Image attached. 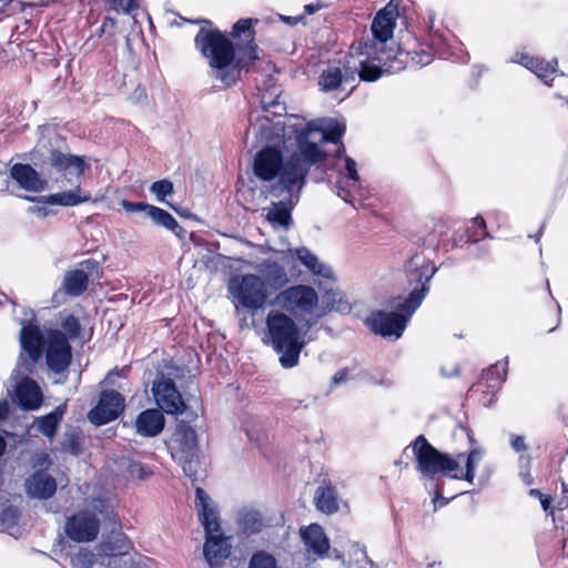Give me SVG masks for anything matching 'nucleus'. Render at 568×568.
Wrapping results in <instances>:
<instances>
[{
    "label": "nucleus",
    "mask_w": 568,
    "mask_h": 568,
    "mask_svg": "<svg viewBox=\"0 0 568 568\" xmlns=\"http://www.w3.org/2000/svg\"><path fill=\"white\" fill-rule=\"evenodd\" d=\"M26 490L32 498L48 499L55 493L57 481L52 476L40 470L27 479Z\"/></svg>",
    "instance_id": "nucleus-27"
},
{
    "label": "nucleus",
    "mask_w": 568,
    "mask_h": 568,
    "mask_svg": "<svg viewBox=\"0 0 568 568\" xmlns=\"http://www.w3.org/2000/svg\"><path fill=\"white\" fill-rule=\"evenodd\" d=\"M372 45L368 43H353L349 53L342 65H328L318 77V87L323 92H332L346 84H354L356 78L362 81H376L383 74V69L369 62ZM355 87L352 85L353 90Z\"/></svg>",
    "instance_id": "nucleus-4"
},
{
    "label": "nucleus",
    "mask_w": 568,
    "mask_h": 568,
    "mask_svg": "<svg viewBox=\"0 0 568 568\" xmlns=\"http://www.w3.org/2000/svg\"><path fill=\"white\" fill-rule=\"evenodd\" d=\"M507 371L508 359L506 358L504 363H496L491 365L489 368H487L483 373V377L486 381L503 383L506 379Z\"/></svg>",
    "instance_id": "nucleus-40"
},
{
    "label": "nucleus",
    "mask_w": 568,
    "mask_h": 568,
    "mask_svg": "<svg viewBox=\"0 0 568 568\" xmlns=\"http://www.w3.org/2000/svg\"><path fill=\"white\" fill-rule=\"evenodd\" d=\"M49 161L57 171L75 173L77 176H81L88 168L83 158L57 149L50 152Z\"/></svg>",
    "instance_id": "nucleus-30"
},
{
    "label": "nucleus",
    "mask_w": 568,
    "mask_h": 568,
    "mask_svg": "<svg viewBox=\"0 0 568 568\" xmlns=\"http://www.w3.org/2000/svg\"><path fill=\"white\" fill-rule=\"evenodd\" d=\"M473 224L474 226L478 227L480 230V234L475 232L474 234H470L468 236V241L469 242H477L479 241L481 237L484 236H487L488 234L486 233L485 229H486V223L484 221V219L481 216H476L474 220H473Z\"/></svg>",
    "instance_id": "nucleus-46"
},
{
    "label": "nucleus",
    "mask_w": 568,
    "mask_h": 568,
    "mask_svg": "<svg viewBox=\"0 0 568 568\" xmlns=\"http://www.w3.org/2000/svg\"><path fill=\"white\" fill-rule=\"evenodd\" d=\"M104 507H105V501L104 500H97L94 506H93V509L98 510L99 513H103Z\"/></svg>",
    "instance_id": "nucleus-58"
},
{
    "label": "nucleus",
    "mask_w": 568,
    "mask_h": 568,
    "mask_svg": "<svg viewBox=\"0 0 568 568\" xmlns=\"http://www.w3.org/2000/svg\"><path fill=\"white\" fill-rule=\"evenodd\" d=\"M320 296L316 290L310 285L296 284L280 291L271 302V305L288 316L302 322L316 316Z\"/></svg>",
    "instance_id": "nucleus-8"
},
{
    "label": "nucleus",
    "mask_w": 568,
    "mask_h": 568,
    "mask_svg": "<svg viewBox=\"0 0 568 568\" xmlns=\"http://www.w3.org/2000/svg\"><path fill=\"white\" fill-rule=\"evenodd\" d=\"M316 509L321 513L331 515L338 510L337 491L329 483H324L317 487L314 496Z\"/></svg>",
    "instance_id": "nucleus-32"
},
{
    "label": "nucleus",
    "mask_w": 568,
    "mask_h": 568,
    "mask_svg": "<svg viewBox=\"0 0 568 568\" xmlns=\"http://www.w3.org/2000/svg\"><path fill=\"white\" fill-rule=\"evenodd\" d=\"M10 176L19 187L28 192H42L48 186V181L30 164L16 163L10 168Z\"/></svg>",
    "instance_id": "nucleus-22"
},
{
    "label": "nucleus",
    "mask_w": 568,
    "mask_h": 568,
    "mask_svg": "<svg viewBox=\"0 0 568 568\" xmlns=\"http://www.w3.org/2000/svg\"><path fill=\"white\" fill-rule=\"evenodd\" d=\"M146 217L151 219L155 224L174 232L175 234H178V231L182 230L174 216L161 207L154 205L148 207Z\"/></svg>",
    "instance_id": "nucleus-35"
},
{
    "label": "nucleus",
    "mask_w": 568,
    "mask_h": 568,
    "mask_svg": "<svg viewBox=\"0 0 568 568\" xmlns=\"http://www.w3.org/2000/svg\"><path fill=\"white\" fill-rule=\"evenodd\" d=\"M100 530V519L94 510L82 509L67 518L64 532L75 542H89L94 540Z\"/></svg>",
    "instance_id": "nucleus-15"
},
{
    "label": "nucleus",
    "mask_w": 568,
    "mask_h": 568,
    "mask_svg": "<svg viewBox=\"0 0 568 568\" xmlns=\"http://www.w3.org/2000/svg\"><path fill=\"white\" fill-rule=\"evenodd\" d=\"M90 199L91 194L89 192H83L80 186L50 195L27 197V200L32 202L61 206H75L90 201Z\"/></svg>",
    "instance_id": "nucleus-25"
},
{
    "label": "nucleus",
    "mask_w": 568,
    "mask_h": 568,
    "mask_svg": "<svg viewBox=\"0 0 568 568\" xmlns=\"http://www.w3.org/2000/svg\"><path fill=\"white\" fill-rule=\"evenodd\" d=\"M240 525L250 535L260 532L264 526L262 515L256 510L245 511L240 518Z\"/></svg>",
    "instance_id": "nucleus-36"
},
{
    "label": "nucleus",
    "mask_w": 568,
    "mask_h": 568,
    "mask_svg": "<svg viewBox=\"0 0 568 568\" xmlns=\"http://www.w3.org/2000/svg\"><path fill=\"white\" fill-rule=\"evenodd\" d=\"M9 414V404L7 400H0V420L7 418Z\"/></svg>",
    "instance_id": "nucleus-55"
},
{
    "label": "nucleus",
    "mask_w": 568,
    "mask_h": 568,
    "mask_svg": "<svg viewBox=\"0 0 568 568\" xmlns=\"http://www.w3.org/2000/svg\"><path fill=\"white\" fill-rule=\"evenodd\" d=\"M152 393L158 406L166 414L179 415L184 412L182 395L172 379L161 375L153 382Z\"/></svg>",
    "instance_id": "nucleus-18"
},
{
    "label": "nucleus",
    "mask_w": 568,
    "mask_h": 568,
    "mask_svg": "<svg viewBox=\"0 0 568 568\" xmlns=\"http://www.w3.org/2000/svg\"><path fill=\"white\" fill-rule=\"evenodd\" d=\"M513 61L524 65L534 72L545 84H549L548 78L557 72V61L546 62L544 59L530 57L528 54H517Z\"/></svg>",
    "instance_id": "nucleus-31"
},
{
    "label": "nucleus",
    "mask_w": 568,
    "mask_h": 568,
    "mask_svg": "<svg viewBox=\"0 0 568 568\" xmlns=\"http://www.w3.org/2000/svg\"><path fill=\"white\" fill-rule=\"evenodd\" d=\"M402 313L376 311L371 314L366 320L367 326L375 334L383 337L399 338L405 331L407 323L413 314L400 310V304L397 306Z\"/></svg>",
    "instance_id": "nucleus-16"
},
{
    "label": "nucleus",
    "mask_w": 568,
    "mask_h": 568,
    "mask_svg": "<svg viewBox=\"0 0 568 568\" xmlns=\"http://www.w3.org/2000/svg\"><path fill=\"white\" fill-rule=\"evenodd\" d=\"M130 473H131V474H138V477H139L140 479H144V478L148 476V474H146V471L144 470L143 466H142L141 464H138V463L132 464V465L130 466Z\"/></svg>",
    "instance_id": "nucleus-51"
},
{
    "label": "nucleus",
    "mask_w": 568,
    "mask_h": 568,
    "mask_svg": "<svg viewBox=\"0 0 568 568\" xmlns=\"http://www.w3.org/2000/svg\"><path fill=\"white\" fill-rule=\"evenodd\" d=\"M437 267L423 254H414L406 263L407 285L410 293L403 303L400 310L414 314L429 291V282L436 274Z\"/></svg>",
    "instance_id": "nucleus-11"
},
{
    "label": "nucleus",
    "mask_w": 568,
    "mask_h": 568,
    "mask_svg": "<svg viewBox=\"0 0 568 568\" xmlns=\"http://www.w3.org/2000/svg\"><path fill=\"white\" fill-rule=\"evenodd\" d=\"M45 361L57 374L65 372L71 364L72 348L60 329H49L47 333Z\"/></svg>",
    "instance_id": "nucleus-17"
},
{
    "label": "nucleus",
    "mask_w": 568,
    "mask_h": 568,
    "mask_svg": "<svg viewBox=\"0 0 568 568\" xmlns=\"http://www.w3.org/2000/svg\"><path fill=\"white\" fill-rule=\"evenodd\" d=\"M195 508L206 535L203 548L204 557L209 565L213 567L229 557L230 548L221 535H215L221 530L217 511L212 505L210 496L200 487L195 490Z\"/></svg>",
    "instance_id": "nucleus-6"
},
{
    "label": "nucleus",
    "mask_w": 568,
    "mask_h": 568,
    "mask_svg": "<svg viewBox=\"0 0 568 568\" xmlns=\"http://www.w3.org/2000/svg\"><path fill=\"white\" fill-rule=\"evenodd\" d=\"M481 459V452L479 449H471L466 458V473L463 474L464 479L473 484L475 478L476 464Z\"/></svg>",
    "instance_id": "nucleus-42"
},
{
    "label": "nucleus",
    "mask_w": 568,
    "mask_h": 568,
    "mask_svg": "<svg viewBox=\"0 0 568 568\" xmlns=\"http://www.w3.org/2000/svg\"><path fill=\"white\" fill-rule=\"evenodd\" d=\"M170 206H171L173 210H175L179 214H181V215L185 214V211H182V212H181V211H179V210H178L174 205H172V204H171Z\"/></svg>",
    "instance_id": "nucleus-63"
},
{
    "label": "nucleus",
    "mask_w": 568,
    "mask_h": 568,
    "mask_svg": "<svg viewBox=\"0 0 568 568\" xmlns=\"http://www.w3.org/2000/svg\"><path fill=\"white\" fill-rule=\"evenodd\" d=\"M252 29V20L251 19H241L233 26L232 34L233 37H240L242 33H248L250 40L246 45L241 47L240 51L241 55L246 58L248 64L258 60V55L256 53L257 47L253 41V37L251 33Z\"/></svg>",
    "instance_id": "nucleus-33"
},
{
    "label": "nucleus",
    "mask_w": 568,
    "mask_h": 568,
    "mask_svg": "<svg viewBox=\"0 0 568 568\" xmlns=\"http://www.w3.org/2000/svg\"><path fill=\"white\" fill-rule=\"evenodd\" d=\"M257 270L267 290L282 291L290 282L284 266L275 261L265 260L258 264Z\"/></svg>",
    "instance_id": "nucleus-24"
},
{
    "label": "nucleus",
    "mask_w": 568,
    "mask_h": 568,
    "mask_svg": "<svg viewBox=\"0 0 568 568\" xmlns=\"http://www.w3.org/2000/svg\"><path fill=\"white\" fill-rule=\"evenodd\" d=\"M398 17V7L394 4L393 1L388 2L383 9H381L375 18L373 19L371 30L373 34L372 40H359L358 42L368 43L372 45V57L369 58V62L375 63L377 61L379 64L385 65L386 59L383 57L384 51L383 47L387 40L392 39L396 19Z\"/></svg>",
    "instance_id": "nucleus-13"
},
{
    "label": "nucleus",
    "mask_w": 568,
    "mask_h": 568,
    "mask_svg": "<svg viewBox=\"0 0 568 568\" xmlns=\"http://www.w3.org/2000/svg\"><path fill=\"white\" fill-rule=\"evenodd\" d=\"M171 455L176 460L186 477L193 483L199 480L203 474L201 468L197 435L189 424L181 422L170 443Z\"/></svg>",
    "instance_id": "nucleus-10"
},
{
    "label": "nucleus",
    "mask_w": 568,
    "mask_h": 568,
    "mask_svg": "<svg viewBox=\"0 0 568 568\" xmlns=\"http://www.w3.org/2000/svg\"><path fill=\"white\" fill-rule=\"evenodd\" d=\"M31 463L33 468H48L51 465L49 455L43 452L36 453L32 456Z\"/></svg>",
    "instance_id": "nucleus-47"
},
{
    "label": "nucleus",
    "mask_w": 568,
    "mask_h": 568,
    "mask_svg": "<svg viewBox=\"0 0 568 568\" xmlns=\"http://www.w3.org/2000/svg\"><path fill=\"white\" fill-rule=\"evenodd\" d=\"M305 11L308 14H312L315 11V8L313 7V4H307V6H305Z\"/></svg>",
    "instance_id": "nucleus-61"
},
{
    "label": "nucleus",
    "mask_w": 568,
    "mask_h": 568,
    "mask_svg": "<svg viewBox=\"0 0 568 568\" xmlns=\"http://www.w3.org/2000/svg\"><path fill=\"white\" fill-rule=\"evenodd\" d=\"M194 42L196 49L215 71V78L225 85H233L243 70L246 72L250 70L246 58L241 55V52L237 57L235 55L232 41L221 31L201 28Z\"/></svg>",
    "instance_id": "nucleus-3"
},
{
    "label": "nucleus",
    "mask_w": 568,
    "mask_h": 568,
    "mask_svg": "<svg viewBox=\"0 0 568 568\" xmlns=\"http://www.w3.org/2000/svg\"><path fill=\"white\" fill-rule=\"evenodd\" d=\"M542 229H544V225L539 229V231L537 232V234L535 235V240L536 241H539L541 234H542Z\"/></svg>",
    "instance_id": "nucleus-62"
},
{
    "label": "nucleus",
    "mask_w": 568,
    "mask_h": 568,
    "mask_svg": "<svg viewBox=\"0 0 568 568\" xmlns=\"http://www.w3.org/2000/svg\"><path fill=\"white\" fill-rule=\"evenodd\" d=\"M413 453L417 462V470L425 477L435 479L436 476H447L453 479H462L463 470L459 460L436 449L428 443L424 435H419L412 444Z\"/></svg>",
    "instance_id": "nucleus-7"
},
{
    "label": "nucleus",
    "mask_w": 568,
    "mask_h": 568,
    "mask_svg": "<svg viewBox=\"0 0 568 568\" xmlns=\"http://www.w3.org/2000/svg\"><path fill=\"white\" fill-rule=\"evenodd\" d=\"M4 450H6V440H4V438L0 435V457L4 454Z\"/></svg>",
    "instance_id": "nucleus-60"
},
{
    "label": "nucleus",
    "mask_w": 568,
    "mask_h": 568,
    "mask_svg": "<svg viewBox=\"0 0 568 568\" xmlns=\"http://www.w3.org/2000/svg\"><path fill=\"white\" fill-rule=\"evenodd\" d=\"M116 28V21L113 18L106 17L104 18L101 27L99 28L97 36L101 38L103 34H108L109 37L114 36Z\"/></svg>",
    "instance_id": "nucleus-45"
},
{
    "label": "nucleus",
    "mask_w": 568,
    "mask_h": 568,
    "mask_svg": "<svg viewBox=\"0 0 568 568\" xmlns=\"http://www.w3.org/2000/svg\"><path fill=\"white\" fill-rule=\"evenodd\" d=\"M280 97L276 95L274 98L267 97V94H263L261 98V106L263 109L264 114L273 115L275 118H285L286 116V108L283 102L280 101Z\"/></svg>",
    "instance_id": "nucleus-37"
},
{
    "label": "nucleus",
    "mask_w": 568,
    "mask_h": 568,
    "mask_svg": "<svg viewBox=\"0 0 568 568\" xmlns=\"http://www.w3.org/2000/svg\"><path fill=\"white\" fill-rule=\"evenodd\" d=\"M540 504L545 511H547L550 508L551 505V497L548 495H544L542 498L539 499Z\"/></svg>",
    "instance_id": "nucleus-56"
},
{
    "label": "nucleus",
    "mask_w": 568,
    "mask_h": 568,
    "mask_svg": "<svg viewBox=\"0 0 568 568\" xmlns=\"http://www.w3.org/2000/svg\"><path fill=\"white\" fill-rule=\"evenodd\" d=\"M519 459H520V462H525L527 467L529 466V464H530V458L529 457H523L521 456ZM520 476L523 477L525 484H527V485H531L532 484V477H531L528 468L525 471L521 470L520 471Z\"/></svg>",
    "instance_id": "nucleus-50"
},
{
    "label": "nucleus",
    "mask_w": 568,
    "mask_h": 568,
    "mask_svg": "<svg viewBox=\"0 0 568 568\" xmlns=\"http://www.w3.org/2000/svg\"><path fill=\"white\" fill-rule=\"evenodd\" d=\"M121 205L126 212H142L145 216L148 214V207L151 206V204L144 202H131L129 200H122Z\"/></svg>",
    "instance_id": "nucleus-44"
},
{
    "label": "nucleus",
    "mask_w": 568,
    "mask_h": 568,
    "mask_svg": "<svg viewBox=\"0 0 568 568\" xmlns=\"http://www.w3.org/2000/svg\"><path fill=\"white\" fill-rule=\"evenodd\" d=\"M30 210H31V212L36 213L40 217H45L50 214V210L47 209L45 206H36Z\"/></svg>",
    "instance_id": "nucleus-53"
},
{
    "label": "nucleus",
    "mask_w": 568,
    "mask_h": 568,
    "mask_svg": "<svg viewBox=\"0 0 568 568\" xmlns=\"http://www.w3.org/2000/svg\"><path fill=\"white\" fill-rule=\"evenodd\" d=\"M346 377H347L346 371H338L337 373L334 374V376L332 378V383L334 385H338L339 383L346 381Z\"/></svg>",
    "instance_id": "nucleus-52"
},
{
    "label": "nucleus",
    "mask_w": 568,
    "mask_h": 568,
    "mask_svg": "<svg viewBox=\"0 0 568 568\" xmlns=\"http://www.w3.org/2000/svg\"><path fill=\"white\" fill-rule=\"evenodd\" d=\"M64 407L58 406L53 412L37 419L38 430L48 438H53L64 415Z\"/></svg>",
    "instance_id": "nucleus-34"
},
{
    "label": "nucleus",
    "mask_w": 568,
    "mask_h": 568,
    "mask_svg": "<svg viewBox=\"0 0 568 568\" xmlns=\"http://www.w3.org/2000/svg\"><path fill=\"white\" fill-rule=\"evenodd\" d=\"M81 268L65 273L62 282V288L70 296L82 295L89 285V277L99 273V262L93 258L80 263Z\"/></svg>",
    "instance_id": "nucleus-20"
},
{
    "label": "nucleus",
    "mask_w": 568,
    "mask_h": 568,
    "mask_svg": "<svg viewBox=\"0 0 568 568\" xmlns=\"http://www.w3.org/2000/svg\"><path fill=\"white\" fill-rule=\"evenodd\" d=\"M124 409V397L116 390H103L98 404L88 413V419L101 426L118 418Z\"/></svg>",
    "instance_id": "nucleus-19"
},
{
    "label": "nucleus",
    "mask_w": 568,
    "mask_h": 568,
    "mask_svg": "<svg viewBox=\"0 0 568 568\" xmlns=\"http://www.w3.org/2000/svg\"><path fill=\"white\" fill-rule=\"evenodd\" d=\"M344 133L345 125L335 120H314L301 128L296 136V149L285 158V161L292 164L290 175H293L295 181H302L303 174L308 175L313 166L326 161L327 153L322 144H338Z\"/></svg>",
    "instance_id": "nucleus-2"
},
{
    "label": "nucleus",
    "mask_w": 568,
    "mask_h": 568,
    "mask_svg": "<svg viewBox=\"0 0 568 568\" xmlns=\"http://www.w3.org/2000/svg\"><path fill=\"white\" fill-rule=\"evenodd\" d=\"M301 538L307 552H312L318 557H323L329 549V541L317 524H312L301 529Z\"/></svg>",
    "instance_id": "nucleus-26"
},
{
    "label": "nucleus",
    "mask_w": 568,
    "mask_h": 568,
    "mask_svg": "<svg viewBox=\"0 0 568 568\" xmlns=\"http://www.w3.org/2000/svg\"><path fill=\"white\" fill-rule=\"evenodd\" d=\"M292 164L274 148L258 151L253 160L255 178L265 183L268 195L282 197L267 209L266 219L275 227L287 230L293 222L292 210L297 204L306 184L307 174L295 181L291 173Z\"/></svg>",
    "instance_id": "nucleus-1"
},
{
    "label": "nucleus",
    "mask_w": 568,
    "mask_h": 568,
    "mask_svg": "<svg viewBox=\"0 0 568 568\" xmlns=\"http://www.w3.org/2000/svg\"><path fill=\"white\" fill-rule=\"evenodd\" d=\"M337 187H338V192H337L338 196L342 197L346 202H352V200L348 199V196H349L348 191H346L345 189H343L341 186H337Z\"/></svg>",
    "instance_id": "nucleus-57"
},
{
    "label": "nucleus",
    "mask_w": 568,
    "mask_h": 568,
    "mask_svg": "<svg viewBox=\"0 0 568 568\" xmlns=\"http://www.w3.org/2000/svg\"><path fill=\"white\" fill-rule=\"evenodd\" d=\"M266 332L263 342L280 354L283 368H293L300 362V354L306 346V332H302L295 318L275 308L265 318Z\"/></svg>",
    "instance_id": "nucleus-5"
},
{
    "label": "nucleus",
    "mask_w": 568,
    "mask_h": 568,
    "mask_svg": "<svg viewBox=\"0 0 568 568\" xmlns=\"http://www.w3.org/2000/svg\"><path fill=\"white\" fill-rule=\"evenodd\" d=\"M150 192L156 197L159 202L171 205L168 201H165V196L173 194L174 186L171 181L164 179L152 183L150 186Z\"/></svg>",
    "instance_id": "nucleus-39"
},
{
    "label": "nucleus",
    "mask_w": 568,
    "mask_h": 568,
    "mask_svg": "<svg viewBox=\"0 0 568 568\" xmlns=\"http://www.w3.org/2000/svg\"><path fill=\"white\" fill-rule=\"evenodd\" d=\"M433 503L436 507H442L448 503V499L443 497L439 491L436 493L435 498L433 499Z\"/></svg>",
    "instance_id": "nucleus-54"
},
{
    "label": "nucleus",
    "mask_w": 568,
    "mask_h": 568,
    "mask_svg": "<svg viewBox=\"0 0 568 568\" xmlns=\"http://www.w3.org/2000/svg\"><path fill=\"white\" fill-rule=\"evenodd\" d=\"M248 568H276V560L272 555L258 551L252 556Z\"/></svg>",
    "instance_id": "nucleus-41"
},
{
    "label": "nucleus",
    "mask_w": 568,
    "mask_h": 568,
    "mask_svg": "<svg viewBox=\"0 0 568 568\" xmlns=\"http://www.w3.org/2000/svg\"><path fill=\"white\" fill-rule=\"evenodd\" d=\"M113 374H114V372H113V371H112V372H110V373L108 374V376H105V381L108 382V381H109V378H110Z\"/></svg>",
    "instance_id": "nucleus-64"
},
{
    "label": "nucleus",
    "mask_w": 568,
    "mask_h": 568,
    "mask_svg": "<svg viewBox=\"0 0 568 568\" xmlns=\"http://www.w3.org/2000/svg\"><path fill=\"white\" fill-rule=\"evenodd\" d=\"M412 60L419 65H427L432 62V54L426 51L416 52Z\"/></svg>",
    "instance_id": "nucleus-49"
},
{
    "label": "nucleus",
    "mask_w": 568,
    "mask_h": 568,
    "mask_svg": "<svg viewBox=\"0 0 568 568\" xmlns=\"http://www.w3.org/2000/svg\"><path fill=\"white\" fill-rule=\"evenodd\" d=\"M529 495L538 499L542 498L544 494L539 489H530Z\"/></svg>",
    "instance_id": "nucleus-59"
},
{
    "label": "nucleus",
    "mask_w": 568,
    "mask_h": 568,
    "mask_svg": "<svg viewBox=\"0 0 568 568\" xmlns=\"http://www.w3.org/2000/svg\"><path fill=\"white\" fill-rule=\"evenodd\" d=\"M510 445L511 448L517 453L527 450L525 438L520 435H513L510 439Z\"/></svg>",
    "instance_id": "nucleus-48"
},
{
    "label": "nucleus",
    "mask_w": 568,
    "mask_h": 568,
    "mask_svg": "<svg viewBox=\"0 0 568 568\" xmlns=\"http://www.w3.org/2000/svg\"><path fill=\"white\" fill-rule=\"evenodd\" d=\"M16 400L23 409H38L42 403V393L39 385L26 377L16 387Z\"/></svg>",
    "instance_id": "nucleus-28"
},
{
    "label": "nucleus",
    "mask_w": 568,
    "mask_h": 568,
    "mask_svg": "<svg viewBox=\"0 0 568 568\" xmlns=\"http://www.w3.org/2000/svg\"><path fill=\"white\" fill-rule=\"evenodd\" d=\"M295 256L314 276L318 278L320 286L322 285V281H325L326 283L335 282L336 278L332 267L322 263L307 247H297L295 250Z\"/></svg>",
    "instance_id": "nucleus-23"
},
{
    "label": "nucleus",
    "mask_w": 568,
    "mask_h": 568,
    "mask_svg": "<svg viewBox=\"0 0 568 568\" xmlns=\"http://www.w3.org/2000/svg\"><path fill=\"white\" fill-rule=\"evenodd\" d=\"M297 116H285V118H275L273 115L264 114L262 116L256 118L255 122L251 123L250 131H252L253 135L261 143H265L260 151L274 148L277 150L284 158L290 155L293 151H286L284 153L281 150V146H285L286 141L292 138L297 136L301 129L297 126V123H293L292 121H297Z\"/></svg>",
    "instance_id": "nucleus-9"
},
{
    "label": "nucleus",
    "mask_w": 568,
    "mask_h": 568,
    "mask_svg": "<svg viewBox=\"0 0 568 568\" xmlns=\"http://www.w3.org/2000/svg\"><path fill=\"white\" fill-rule=\"evenodd\" d=\"M229 292L233 297L236 310L243 307L252 313L264 308L270 297L264 281L255 274L232 277L229 283Z\"/></svg>",
    "instance_id": "nucleus-12"
},
{
    "label": "nucleus",
    "mask_w": 568,
    "mask_h": 568,
    "mask_svg": "<svg viewBox=\"0 0 568 568\" xmlns=\"http://www.w3.org/2000/svg\"><path fill=\"white\" fill-rule=\"evenodd\" d=\"M62 334L65 335L67 339H75L80 337L82 326L80 321L72 314L65 315L61 321Z\"/></svg>",
    "instance_id": "nucleus-38"
},
{
    "label": "nucleus",
    "mask_w": 568,
    "mask_h": 568,
    "mask_svg": "<svg viewBox=\"0 0 568 568\" xmlns=\"http://www.w3.org/2000/svg\"><path fill=\"white\" fill-rule=\"evenodd\" d=\"M322 305H318L316 316L305 321L306 329L312 328L318 321L331 312L349 313L352 307L345 298L344 293L335 288L325 290L322 297Z\"/></svg>",
    "instance_id": "nucleus-21"
},
{
    "label": "nucleus",
    "mask_w": 568,
    "mask_h": 568,
    "mask_svg": "<svg viewBox=\"0 0 568 568\" xmlns=\"http://www.w3.org/2000/svg\"><path fill=\"white\" fill-rule=\"evenodd\" d=\"M164 416L159 409H145L135 420L136 433L144 437H154L164 428Z\"/></svg>",
    "instance_id": "nucleus-29"
},
{
    "label": "nucleus",
    "mask_w": 568,
    "mask_h": 568,
    "mask_svg": "<svg viewBox=\"0 0 568 568\" xmlns=\"http://www.w3.org/2000/svg\"><path fill=\"white\" fill-rule=\"evenodd\" d=\"M21 353L19 356L18 368L22 373L31 374L36 364L42 356L44 337L38 325L23 324L20 331Z\"/></svg>",
    "instance_id": "nucleus-14"
},
{
    "label": "nucleus",
    "mask_w": 568,
    "mask_h": 568,
    "mask_svg": "<svg viewBox=\"0 0 568 568\" xmlns=\"http://www.w3.org/2000/svg\"><path fill=\"white\" fill-rule=\"evenodd\" d=\"M344 162H345L344 170H345L347 180L353 183L357 182L359 180V176H358V172H357L356 162L349 156H345Z\"/></svg>",
    "instance_id": "nucleus-43"
}]
</instances>
